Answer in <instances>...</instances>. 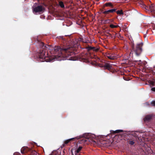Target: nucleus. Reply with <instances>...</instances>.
<instances>
[{
    "label": "nucleus",
    "instance_id": "1",
    "mask_svg": "<svg viewBox=\"0 0 155 155\" xmlns=\"http://www.w3.org/2000/svg\"><path fill=\"white\" fill-rule=\"evenodd\" d=\"M38 44L40 48V50L37 52L36 56L41 62L53 61L56 59L58 60H61L67 59L72 61L76 60V58L73 56L69 58V56L73 54L74 48L72 47H69L67 48H61L60 46H55L54 48V52H51L54 54L49 56L48 51H46L50 49V46L45 44L43 42L39 41Z\"/></svg>",
    "mask_w": 155,
    "mask_h": 155
},
{
    "label": "nucleus",
    "instance_id": "2",
    "mask_svg": "<svg viewBox=\"0 0 155 155\" xmlns=\"http://www.w3.org/2000/svg\"><path fill=\"white\" fill-rule=\"evenodd\" d=\"M143 45V44L141 43L137 44L135 47L134 44L132 42L130 44L131 48L130 56L133 57L134 53L137 56H139L142 51V47Z\"/></svg>",
    "mask_w": 155,
    "mask_h": 155
},
{
    "label": "nucleus",
    "instance_id": "3",
    "mask_svg": "<svg viewBox=\"0 0 155 155\" xmlns=\"http://www.w3.org/2000/svg\"><path fill=\"white\" fill-rule=\"evenodd\" d=\"M95 137V135L92 134L90 133L84 134L80 136L79 137H77V138L78 139L83 138V139L81 140V143L86 142L87 141L86 139H92L94 138Z\"/></svg>",
    "mask_w": 155,
    "mask_h": 155
},
{
    "label": "nucleus",
    "instance_id": "4",
    "mask_svg": "<svg viewBox=\"0 0 155 155\" xmlns=\"http://www.w3.org/2000/svg\"><path fill=\"white\" fill-rule=\"evenodd\" d=\"M45 8L41 5H38L35 7L33 8V13H39L40 14L42 13L45 11Z\"/></svg>",
    "mask_w": 155,
    "mask_h": 155
},
{
    "label": "nucleus",
    "instance_id": "5",
    "mask_svg": "<svg viewBox=\"0 0 155 155\" xmlns=\"http://www.w3.org/2000/svg\"><path fill=\"white\" fill-rule=\"evenodd\" d=\"M29 151L31 152L32 154H34L33 155H38L37 153L35 151L32 150L31 149L27 147H23L21 149V153L22 154H24Z\"/></svg>",
    "mask_w": 155,
    "mask_h": 155
},
{
    "label": "nucleus",
    "instance_id": "6",
    "mask_svg": "<svg viewBox=\"0 0 155 155\" xmlns=\"http://www.w3.org/2000/svg\"><path fill=\"white\" fill-rule=\"evenodd\" d=\"M117 9V8H114L105 11H104L103 10H101L100 11L101 13L105 15V16L109 18V16L110 15V13H113L114 12H116Z\"/></svg>",
    "mask_w": 155,
    "mask_h": 155
},
{
    "label": "nucleus",
    "instance_id": "7",
    "mask_svg": "<svg viewBox=\"0 0 155 155\" xmlns=\"http://www.w3.org/2000/svg\"><path fill=\"white\" fill-rule=\"evenodd\" d=\"M153 116L152 115H148L143 118L144 121L145 122L150 121L152 118Z\"/></svg>",
    "mask_w": 155,
    "mask_h": 155
},
{
    "label": "nucleus",
    "instance_id": "8",
    "mask_svg": "<svg viewBox=\"0 0 155 155\" xmlns=\"http://www.w3.org/2000/svg\"><path fill=\"white\" fill-rule=\"evenodd\" d=\"M111 65L109 63L107 62L104 63V69L110 70L111 69Z\"/></svg>",
    "mask_w": 155,
    "mask_h": 155
},
{
    "label": "nucleus",
    "instance_id": "9",
    "mask_svg": "<svg viewBox=\"0 0 155 155\" xmlns=\"http://www.w3.org/2000/svg\"><path fill=\"white\" fill-rule=\"evenodd\" d=\"M105 7H110L111 8H113L114 5H113L112 3L111 2H108L106 3H105L103 5L104 8Z\"/></svg>",
    "mask_w": 155,
    "mask_h": 155
},
{
    "label": "nucleus",
    "instance_id": "10",
    "mask_svg": "<svg viewBox=\"0 0 155 155\" xmlns=\"http://www.w3.org/2000/svg\"><path fill=\"white\" fill-rule=\"evenodd\" d=\"M75 138H76L77 139H78L77 137L75 138H71L69 139H68V140H65L64 141V143L63 144V145H62L63 147H64L65 146V144H68L71 140H73Z\"/></svg>",
    "mask_w": 155,
    "mask_h": 155
},
{
    "label": "nucleus",
    "instance_id": "11",
    "mask_svg": "<svg viewBox=\"0 0 155 155\" xmlns=\"http://www.w3.org/2000/svg\"><path fill=\"white\" fill-rule=\"evenodd\" d=\"M149 8L151 12H154L155 11V5L153 4H151L149 5Z\"/></svg>",
    "mask_w": 155,
    "mask_h": 155
},
{
    "label": "nucleus",
    "instance_id": "12",
    "mask_svg": "<svg viewBox=\"0 0 155 155\" xmlns=\"http://www.w3.org/2000/svg\"><path fill=\"white\" fill-rule=\"evenodd\" d=\"M116 13L117 14L119 15H123L124 14V13L122 10H118L116 11Z\"/></svg>",
    "mask_w": 155,
    "mask_h": 155
},
{
    "label": "nucleus",
    "instance_id": "13",
    "mask_svg": "<svg viewBox=\"0 0 155 155\" xmlns=\"http://www.w3.org/2000/svg\"><path fill=\"white\" fill-rule=\"evenodd\" d=\"M59 5L61 8H64V5L63 2L62 1H59Z\"/></svg>",
    "mask_w": 155,
    "mask_h": 155
},
{
    "label": "nucleus",
    "instance_id": "14",
    "mask_svg": "<svg viewBox=\"0 0 155 155\" xmlns=\"http://www.w3.org/2000/svg\"><path fill=\"white\" fill-rule=\"evenodd\" d=\"M82 148V147H81V146L79 147L75 151V153H79V152L81 150Z\"/></svg>",
    "mask_w": 155,
    "mask_h": 155
},
{
    "label": "nucleus",
    "instance_id": "15",
    "mask_svg": "<svg viewBox=\"0 0 155 155\" xmlns=\"http://www.w3.org/2000/svg\"><path fill=\"white\" fill-rule=\"evenodd\" d=\"M119 27L118 25H114L113 24H111L110 25V27L112 28H117Z\"/></svg>",
    "mask_w": 155,
    "mask_h": 155
},
{
    "label": "nucleus",
    "instance_id": "16",
    "mask_svg": "<svg viewBox=\"0 0 155 155\" xmlns=\"http://www.w3.org/2000/svg\"><path fill=\"white\" fill-rule=\"evenodd\" d=\"M107 57L110 59L111 60H114L115 59V57L113 56H112L111 55H110L109 56H107Z\"/></svg>",
    "mask_w": 155,
    "mask_h": 155
},
{
    "label": "nucleus",
    "instance_id": "17",
    "mask_svg": "<svg viewBox=\"0 0 155 155\" xmlns=\"http://www.w3.org/2000/svg\"><path fill=\"white\" fill-rule=\"evenodd\" d=\"M123 131V130H117L115 131H114V133H119L120 132H122Z\"/></svg>",
    "mask_w": 155,
    "mask_h": 155
},
{
    "label": "nucleus",
    "instance_id": "18",
    "mask_svg": "<svg viewBox=\"0 0 155 155\" xmlns=\"http://www.w3.org/2000/svg\"><path fill=\"white\" fill-rule=\"evenodd\" d=\"M149 5L148 6H147L145 5H143V7L144 8L146 9L150 10L149 8Z\"/></svg>",
    "mask_w": 155,
    "mask_h": 155
},
{
    "label": "nucleus",
    "instance_id": "19",
    "mask_svg": "<svg viewBox=\"0 0 155 155\" xmlns=\"http://www.w3.org/2000/svg\"><path fill=\"white\" fill-rule=\"evenodd\" d=\"M128 143L130 145H133L134 143V142L132 140H129Z\"/></svg>",
    "mask_w": 155,
    "mask_h": 155
},
{
    "label": "nucleus",
    "instance_id": "20",
    "mask_svg": "<svg viewBox=\"0 0 155 155\" xmlns=\"http://www.w3.org/2000/svg\"><path fill=\"white\" fill-rule=\"evenodd\" d=\"M92 50L94 51H97L99 50V49L98 48H96L95 47H93Z\"/></svg>",
    "mask_w": 155,
    "mask_h": 155
},
{
    "label": "nucleus",
    "instance_id": "21",
    "mask_svg": "<svg viewBox=\"0 0 155 155\" xmlns=\"http://www.w3.org/2000/svg\"><path fill=\"white\" fill-rule=\"evenodd\" d=\"M152 106L155 107V101H153L151 102Z\"/></svg>",
    "mask_w": 155,
    "mask_h": 155
},
{
    "label": "nucleus",
    "instance_id": "22",
    "mask_svg": "<svg viewBox=\"0 0 155 155\" xmlns=\"http://www.w3.org/2000/svg\"><path fill=\"white\" fill-rule=\"evenodd\" d=\"M99 66L100 67L104 68V64H99Z\"/></svg>",
    "mask_w": 155,
    "mask_h": 155
},
{
    "label": "nucleus",
    "instance_id": "23",
    "mask_svg": "<svg viewBox=\"0 0 155 155\" xmlns=\"http://www.w3.org/2000/svg\"><path fill=\"white\" fill-rule=\"evenodd\" d=\"M107 34L110 36L112 38H115V36H112V35L109 33H108Z\"/></svg>",
    "mask_w": 155,
    "mask_h": 155
},
{
    "label": "nucleus",
    "instance_id": "24",
    "mask_svg": "<svg viewBox=\"0 0 155 155\" xmlns=\"http://www.w3.org/2000/svg\"><path fill=\"white\" fill-rule=\"evenodd\" d=\"M14 155H21V154L18 153H14Z\"/></svg>",
    "mask_w": 155,
    "mask_h": 155
},
{
    "label": "nucleus",
    "instance_id": "25",
    "mask_svg": "<svg viewBox=\"0 0 155 155\" xmlns=\"http://www.w3.org/2000/svg\"><path fill=\"white\" fill-rule=\"evenodd\" d=\"M137 61L139 64H142L143 63V62L141 61V60L138 61Z\"/></svg>",
    "mask_w": 155,
    "mask_h": 155
},
{
    "label": "nucleus",
    "instance_id": "26",
    "mask_svg": "<svg viewBox=\"0 0 155 155\" xmlns=\"http://www.w3.org/2000/svg\"><path fill=\"white\" fill-rule=\"evenodd\" d=\"M151 90L152 91L155 92V87L152 88Z\"/></svg>",
    "mask_w": 155,
    "mask_h": 155
},
{
    "label": "nucleus",
    "instance_id": "27",
    "mask_svg": "<svg viewBox=\"0 0 155 155\" xmlns=\"http://www.w3.org/2000/svg\"><path fill=\"white\" fill-rule=\"evenodd\" d=\"M89 50H92L93 47H89L88 48Z\"/></svg>",
    "mask_w": 155,
    "mask_h": 155
},
{
    "label": "nucleus",
    "instance_id": "28",
    "mask_svg": "<svg viewBox=\"0 0 155 155\" xmlns=\"http://www.w3.org/2000/svg\"><path fill=\"white\" fill-rule=\"evenodd\" d=\"M75 155H81L78 153H75Z\"/></svg>",
    "mask_w": 155,
    "mask_h": 155
},
{
    "label": "nucleus",
    "instance_id": "29",
    "mask_svg": "<svg viewBox=\"0 0 155 155\" xmlns=\"http://www.w3.org/2000/svg\"><path fill=\"white\" fill-rule=\"evenodd\" d=\"M147 63V62L146 61H144L143 64L144 65H146Z\"/></svg>",
    "mask_w": 155,
    "mask_h": 155
},
{
    "label": "nucleus",
    "instance_id": "30",
    "mask_svg": "<svg viewBox=\"0 0 155 155\" xmlns=\"http://www.w3.org/2000/svg\"><path fill=\"white\" fill-rule=\"evenodd\" d=\"M49 52H51V51H49ZM48 53H49L48 52ZM51 53H50V54H49V56H51V55H50V54H51Z\"/></svg>",
    "mask_w": 155,
    "mask_h": 155
},
{
    "label": "nucleus",
    "instance_id": "31",
    "mask_svg": "<svg viewBox=\"0 0 155 155\" xmlns=\"http://www.w3.org/2000/svg\"><path fill=\"white\" fill-rule=\"evenodd\" d=\"M49 52H51V51H49ZM48 53H49L48 52ZM51 53H50V54H49V56H51V55H50V54H51Z\"/></svg>",
    "mask_w": 155,
    "mask_h": 155
},
{
    "label": "nucleus",
    "instance_id": "32",
    "mask_svg": "<svg viewBox=\"0 0 155 155\" xmlns=\"http://www.w3.org/2000/svg\"><path fill=\"white\" fill-rule=\"evenodd\" d=\"M107 20H106L105 21V22H107Z\"/></svg>",
    "mask_w": 155,
    "mask_h": 155
},
{
    "label": "nucleus",
    "instance_id": "33",
    "mask_svg": "<svg viewBox=\"0 0 155 155\" xmlns=\"http://www.w3.org/2000/svg\"><path fill=\"white\" fill-rule=\"evenodd\" d=\"M115 34L116 35L117 34V33H115Z\"/></svg>",
    "mask_w": 155,
    "mask_h": 155
},
{
    "label": "nucleus",
    "instance_id": "34",
    "mask_svg": "<svg viewBox=\"0 0 155 155\" xmlns=\"http://www.w3.org/2000/svg\"><path fill=\"white\" fill-rule=\"evenodd\" d=\"M144 36L145 37V34L144 35Z\"/></svg>",
    "mask_w": 155,
    "mask_h": 155
},
{
    "label": "nucleus",
    "instance_id": "35",
    "mask_svg": "<svg viewBox=\"0 0 155 155\" xmlns=\"http://www.w3.org/2000/svg\"><path fill=\"white\" fill-rule=\"evenodd\" d=\"M72 155H74L73 153H72Z\"/></svg>",
    "mask_w": 155,
    "mask_h": 155
}]
</instances>
